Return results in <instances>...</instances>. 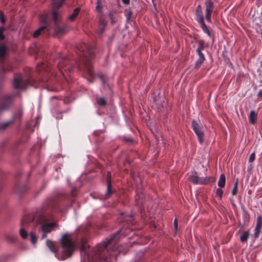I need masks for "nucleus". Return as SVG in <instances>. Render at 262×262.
I'll use <instances>...</instances> for the list:
<instances>
[{
    "label": "nucleus",
    "instance_id": "obj_32",
    "mask_svg": "<svg viewBox=\"0 0 262 262\" xmlns=\"http://www.w3.org/2000/svg\"><path fill=\"white\" fill-rule=\"evenodd\" d=\"M114 12L113 11H110V12L108 13V14L110 19L111 20V23L112 24H114L115 22L114 19Z\"/></svg>",
    "mask_w": 262,
    "mask_h": 262
},
{
    "label": "nucleus",
    "instance_id": "obj_24",
    "mask_svg": "<svg viewBox=\"0 0 262 262\" xmlns=\"http://www.w3.org/2000/svg\"><path fill=\"white\" fill-rule=\"evenodd\" d=\"M96 9L98 12L100 13L102 12V6L101 0H97Z\"/></svg>",
    "mask_w": 262,
    "mask_h": 262
},
{
    "label": "nucleus",
    "instance_id": "obj_14",
    "mask_svg": "<svg viewBox=\"0 0 262 262\" xmlns=\"http://www.w3.org/2000/svg\"><path fill=\"white\" fill-rule=\"evenodd\" d=\"M48 30H47L46 26H42L39 28L37 30H36L33 33V37L34 38H37L42 33L47 32Z\"/></svg>",
    "mask_w": 262,
    "mask_h": 262
},
{
    "label": "nucleus",
    "instance_id": "obj_31",
    "mask_svg": "<svg viewBox=\"0 0 262 262\" xmlns=\"http://www.w3.org/2000/svg\"><path fill=\"white\" fill-rule=\"evenodd\" d=\"M260 230H261V228L255 227V231H254V235L255 238H257L258 237L259 234L260 232Z\"/></svg>",
    "mask_w": 262,
    "mask_h": 262
},
{
    "label": "nucleus",
    "instance_id": "obj_42",
    "mask_svg": "<svg viewBox=\"0 0 262 262\" xmlns=\"http://www.w3.org/2000/svg\"><path fill=\"white\" fill-rule=\"evenodd\" d=\"M5 30V29L4 27H0V34L3 33Z\"/></svg>",
    "mask_w": 262,
    "mask_h": 262
},
{
    "label": "nucleus",
    "instance_id": "obj_46",
    "mask_svg": "<svg viewBox=\"0 0 262 262\" xmlns=\"http://www.w3.org/2000/svg\"><path fill=\"white\" fill-rule=\"evenodd\" d=\"M84 249V246H82L81 247V250H83Z\"/></svg>",
    "mask_w": 262,
    "mask_h": 262
},
{
    "label": "nucleus",
    "instance_id": "obj_29",
    "mask_svg": "<svg viewBox=\"0 0 262 262\" xmlns=\"http://www.w3.org/2000/svg\"><path fill=\"white\" fill-rule=\"evenodd\" d=\"M13 122V121L5 122L0 124V129H4L6 128L8 126L10 125Z\"/></svg>",
    "mask_w": 262,
    "mask_h": 262
},
{
    "label": "nucleus",
    "instance_id": "obj_8",
    "mask_svg": "<svg viewBox=\"0 0 262 262\" xmlns=\"http://www.w3.org/2000/svg\"><path fill=\"white\" fill-rule=\"evenodd\" d=\"M58 69L62 72V70L70 71L72 70V67L70 64L69 59L62 58L60 59L58 64Z\"/></svg>",
    "mask_w": 262,
    "mask_h": 262
},
{
    "label": "nucleus",
    "instance_id": "obj_37",
    "mask_svg": "<svg viewBox=\"0 0 262 262\" xmlns=\"http://www.w3.org/2000/svg\"><path fill=\"white\" fill-rule=\"evenodd\" d=\"M98 76L100 78V79L102 80L103 84H104L105 82V81H106L105 77L104 76H102V75H99Z\"/></svg>",
    "mask_w": 262,
    "mask_h": 262
},
{
    "label": "nucleus",
    "instance_id": "obj_4",
    "mask_svg": "<svg viewBox=\"0 0 262 262\" xmlns=\"http://www.w3.org/2000/svg\"><path fill=\"white\" fill-rule=\"evenodd\" d=\"M191 126L200 143L202 144L204 141L205 137L203 125L196 121L193 120L191 122Z\"/></svg>",
    "mask_w": 262,
    "mask_h": 262
},
{
    "label": "nucleus",
    "instance_id": "obj_6",
    "mask_svg": "<svg viewBox=\"0 0 262 262\" xmlns=\"http://www.w3.org/2000/svg\"><path fill=\"white\" fill-rule=\"evenodd\" d=\"M64 0H53L52 2L53 4V11H52V17L54 21L57 22V17L58 16V13L57 10L62 5Z\"/></svg>",
    "mask_w": 262,
    "mask_h": 262
},
{
    "label": "nucleus",
    "instance_id": "obj_34",
    "mask_svg": "<svg viewBox=\"0 0 262 262\" xmlns=\"http://www.w3.org/2000/svg\"><path fill=\"white\" fill-rule=\"evenodd\" d=\"M0 21L2 24H4L5 23L4 14L1 11H0Z\"/></svg>",
    "mask_w": 262,
    "mask_h": 262
},
{
    "label": "nucleus",
    "instance_id": "obj_7",
    "mask_svg": "<svg viewBox=\"0 0 262 262\" xmlns=\"http://www.w3.org/2000/svg\"><path fill=\"white\" fill-rule=\"evenodd\" d=\"M210 178H200L196 175H192L189 177V180L194 184L204 185L208 183Z\"/></svg>",
    "mask_w": 262,
    "mask_h": 262
},
{
    "label": "nucleus",
    "instance_id": "obj_44",
    "mask_svg": "<svg viewBox=\"0 0 262 262\" xmlns=\"http://www.w3.org/2000/svg\"><path fill=\"white\" fill-rule=\"evenodd\" d=\"M131 15H132V12H129V13H128V16L127 17L128 19L130 18V17H131Z\"/></svg>",
    "mask_w": 262,
    "mask_h": 262
},
{
    "label": "nucleus",
    "instance_id": "obj_38",
    "mask_svg": "<svg viewBox=\"0 0 262 262\" xmlns=\"http://www.w3.org/2000/svg\"><path fill=\"white\" fill-rule=\"evenodd\" d=\"M173 224H174L175 230L177 231L178 224V221H177V219H174Z\"/></svg>",
    "mask_w": 262,
    "mask_h": 262
},
{
    "label": "nucleus",
    "instance_id": "obj_28",
    "mask_svg": "<svg viewBox=\"0 0 262 262\" xmlns=\"http://www.w3.org/2000/svg\"><path fill=\"white\" fill-rule=\"evenodd\" d=\"M256 227L259 228L262 227V216L261 215L258 216L257 218Z\"/></svg>",
    "mask_w": 262,
    "mask_h": 262
},
{
    "label": "nucleus",
    "instance_id": "obj_2",
    "mask_svg": "<svg viewBox=\"0 0 262 262\" xmlns=\"http://www.w3.org/2000/svg\"><path fill=\"white\" fill-rule=\"evenodd\" d=\"M35 222L39 226L38 231L41 234V238H46L47 234L58 228V225L56 222H49L50 219L46 212L42 211L37 214L35 217Z\"/></svg>",
    "mask_w": 262,
    "mask_h": 262
},
{
    "label": "nucleus",
    "instance_id": "obj_25",
    "mask_svg": "<svg viewBox=\"0 0 262 262\" xmlns=\"http://www.w3.org/2000/svg\"><path fill=\"white\" fill-rule=\"evenodd\" d=\"M30 239H31V243L35 245L37 243V237H36V235L33 232L30 233Z\"/></svg>",
    "mask_w": 262,
    "mask_h": 262
},
{
    "label": "nucleus",
    "instance_id": "obj_43",
    "mask_svg": "<svg viewBox=\"0 0 262 262\" xmlns=\"http://www.w3.org/2000/svg\"><path fill=\"white\" fill-rule=\"evenodd\" d=\"M5 38V35L3 34V33L0 34V39L3 40Z\"/></svg>",
    "mask_w": 262,
    "mask_h": 262
},
{
    "label": "nucleus",
    "instance_id": "obj_35",
    "mask_svg": "<svg viewBox=\"0 0 262 262\" xmlns=\"http://www.w3.org/2000/svg\"><path fill=\"white\" fill-rule=\"evenodd\" d=\"M99 22L100 25L102 26L103 28H104L106 25V22L105 21V20L102 18H100L99 19Z\"/></svg>",
    "mask_w": 262,
    "mask_h": 262
},
{
    "label": "nucleus",
    "instance_id": "obj_22",
    "mask_svg": "<svg viewBox=\"0 0 262 262\" xmlns=\"http://www.w3.org/2000/svg\"><path fill=\"white\" fill-rule=\"evenodd\" d=\"M97 103L99 105L101 106H105L106 104V101L105 99L103 97L97 98Z\"/></svg>",
    "mask_w": 262,
    "mask_h": 262
},
{
    "label": "nucleus",
    "instance_id": "obj_17",
    "mask_svg": "<svg viewBox=\"0 0 262 262\" xmlns=\"http://www.w3.org/2000/svg\"><path fill=\"white\" fill-rule=\"evenodd\" d=\"M200 23V24L201 25V27L203 30V31L206 33V34H207V35L209 36H211V33L210 32V31L209 30V29H208L207 26L205 25V23H204V21L203 20V21H200L199 22Z\"/></svg>",
    "mask_w": 262,
    "mask_h": 262
},
{
    "label": "nucleus",
    "instance_id": "obj_33",
    "mask_svg": "<svg viewBox=\"0 0 262 262\" xmlns=\"http://www.w3.org/2000/svg\"><path fill=\"white\" fill-rule=\"evenodd\" d=\"M223 193V190L221 188H217L216 190V194L221 199Z\"/></svg>",
    "mask_w": 262,
    "mask_h": 262
},
{
    "label": "nucleus",
    "instance_id": "obj_12",
    "mask_svg": "<svg viewBox=\"0 0 262 262\" xmlns=\"http://www.w3.org/2000/svg\"><path fill=\"white\" fill-rule=\"evenodd\" d=\"M199 57L195 64V68H199L205 60V58L202 52H196Z\"/></svg>",
    "mask_w": 262,
    "mask_h": 262
},
{
    "label": "nucleus",
    "instance_id": "obj_9",
    "mask_svg": "<svg viewBox=\"0 0 262 262\" xmlns=\"http://www.w3.org/2000/svg\"><path fill=\"white\" fill-rule=\"evenodd\" d=\"M29 84L28 80H24L21 78H15L14 79L13 85L17 89H24Z\"/></svg>",
    "mask_w": 262,
    "mask_h": 262
},
{
    "label": "nucleus",
    "instance_id": "obj_27",
    "mask_svg": "<svg viewBox=\"0 0 262 262\" xmlns=\"http://www.w3.org/2000/svg\"><path fill=\"white\" fill-rule=\"evenodd\" d=\"M237 186H238V179L236 180V181L234 184V187L232 189V191H231V193L233 195H235L237 194Z\"/></svg>",
    "mask_w": 262,
    "mask_h": 262
},
{
    "label": "nucleus",
    "instance_id": "obj_26",
    "mask_svg": "<svg viewBox=\"0 0 262 262\" xmlns=\"http://www.w3.org/2000/svg\"><path fill=\"white\" fill-rule=\"evenodd\" d=\"M40 22L43 25V26H46L47 27L48 24L47 16L45 15L41 16L40 17Z\"/></svg>",
    "mask_w": 262,
    "mask_h": 262
},
{
    "label": "nucleus",
    "instance_id": "obj_45",
    "mask_svg": "<svg viewBox=\"0 0 262 262\" xmlns=\"http://www.w3.org/2000/svg\"><path fill=\"white\" fill-rule=\"evenodd\" d=\"M26 222L25 220H23L21 222V226H23V224H24V222Z\"/></svg>",
    "mask_w": 262,
    "mask_h": 262
},
{
    "label": "nucleus",
    "instance_id": "obj_18",
    "mask_svg": "<svg viewBox=\"0 0 262 262\" xmlns=\"http://www.w3.org/2000/svg\"><path fill=\"white\" fill-rule=\"evenodd\" d=\"M226 178L224 174H221L218 182V185L220 187L223 188L225 186Z\"/></svg>",
    "mask_w": 262,
    "mask_h": 262
},
{
    "label": "nucleus",
    "instance_id": "obj_3",
    "mask_svg": "<svg viewBox=\"0 0 262 262\" xmlns=\"http://www.w3.org/2000/svg\"><path fill=\"white\" fill-rule=\"evenodd\" d=\"M80 52L82 53L79 66L80 69L87 72L90 75H93L91 60L93 58L94 53L92 47L85 43H82L79 49Z\"/></svg>",
    "mask_w": 262,
    "mask_h": 262
},
{
    "label": "nucleus",
    "instance_id": "obj_19",
    "mask_svg": "<svg viewBox=\"0 0 262 262\" xmlns=\"http://www.w3.org/2000/svg\"><path fill=\"white\" fill-rule=\"evenodd\" d=\"M198 43H199V47L196 49V52H202L205 49V47H204L205 41L204 40H199L198 41Z\"/></svg>",
    "mask_w": 262,
    "mask_h": 262
},
{
    "label": "nucleus",
    "instance_id": "obj_23",
    "mask_svg": "<svg viewBox=\"0 0 262 262\" xmlns=\"http://www.w3.org/2000/svg\"><path fill=\"white\" fill-rule=\"evenodd\" d=\"M19 234L21 236V237L23 238V239H26L28 237V232L26 231V230L23 228H21L19 230Z\"/></svg>",
    "mask_w": 262,
    "mask_h": 262
},
{
    "label": "nucleus",
    "instance_id": "obj_36",
    "mask_svg": "<svg viewBox=\"0 0 262 262\" xmlns=\"http://www.w3.org/2000/svg\"><path fill=\"white\" fill-rule=\"evenodd\" d=\"M254 159H255V154L252 153L249 157V161L250 162H252L254 161Z\"/></svg>",
    "mask_w": 262,
    "mask_h": 262
},
{
    "label": "nucleus",
    "instance_id": "obj_1",
    "mask_svg": "<svg viewBox=\"0 0 262 262\" xmlns=\"http://www.w3.org/2000/svg\"><path fill=\"white\" fill-rule=\"evenodd\" d=\"M46 244L50 250L56 254V256L62 260L70 257L76 247L71 235L67 233L62 236L59 247H57L56 244L50 240H47Z\"/></svg>",
    "mask_w": 262,
    "mask_h": 262
},
{
    "label": "nucleus",
    "instance_id": "obj_47",
    "mask_svg": "<svg viewBox=\"0 0 262 262\" xmlns=\"http://www.w3.org/2000/svg\"><path fill=\"white\" fill-rule=\"evenodd\" d=\"M7 108V107H2V109H6Z\"/></svg>",
    "mask_w": 262,
    "mask_h": 262
},
{
    "label": "nucleus",
    "instance_id": "obj_10",
    "mask_svg": "<svg viewBox=\"0 0 262 262\" xmlns=\"http://www.w3.org/2000/svg\"><path fill=\"white\" fill-rule=\"evenodd\" d=\"M59 21V17H57V22L54 21L55 25V30L56 32L59 34H64L66 32L67 27L64 26H60L58 23Z\"/></svg>",
    "mask_w": 262,
    "mask_h": 262
},
{
    "label": "nucleus",
    "instance_id": "obj_21",
    "mask_svg": "<svg viewBox=\"0 0 262 262\" xmlns=\"http://www.w3.org/2000/svg\"><path fill=\"white\" fill-rule=\"evenodd\" d=\"M6 52V48L5 46L2 45L0 46V60H3V57L4 56Z\"/></svg>",
    "mask_w": 262,
    "mask_h": 262
},
{
    "label": "nucleus",
    "instance_id": "obj_41",
    "mask_svg": "<svg viewBox=\"0 0 262 262\" xmlns=\"http://www.w3.org/2000/svg\"><path fill=\"white\" fill-rule=\"evenodd\" d=\"M122 1L124 4L126 5H128L129 3V0H122Z\"/></svg>",
    "mask_w": 262,
    "mask_h": 262
},
{
    "label": "nucleus",
    "instance_id": "obj_5",
    "mask_svg": "<svg viewBox=\"0 0 262 262\" xmlns=\"http://www.w3.org/2000/svg\"><path fill=\"white\" fill-rule=\"evenodd\" d=\"M205 17L208 22L211 21V16L214 9V4L212 0H206Z\"/></svg>",
    "mask_w": 262,
    "mask_h": 262
},
{
    "label": "nucleus",
    "instance_id": "obj_13",
    "mask_svg": "<svg viewBox=\"0 0 262 262\" xmlns=\"http://www.w3.org/2000/svg\"><path fill=\"white\" fill-rule=\"evenodd\" d=\"M196 20L198 22L204 20L202 7L200 5L198 6L195 11Z\"/></svg>",
    "mask_w": 262,
    "mask_h": 262
},
{
    "label": "nucleus",
    "instance_id": "obj_15",
    "mask_svg": "<svg viewBox=\"0 0 262 262\" xmlns=\"http://www.w3.org/2000/svg\"><path fill=\"white\" fill-rule=\"evenodd\" d=\"M257 114L254 111H251L249 115L250 123L254 124L256 122Z\"/></svg>",
    "mask_w": 262,
    "mask_h": 262
},
{
    "label": "nucleus",
    "instance_id": "obj_39",
    "mask_svg": "<svg viewBox=\"0 0 262 262\" xmlns=\"http://www.w3.org/2000/svg\"><path fill=\"white\" fill-rule=\"evenodd\" d=\"M257 97L259 98H262V90H260L258 94H257Z\"/></svg>",
    "mask_w": 262,
    "mask_h": 262
},
{
    "label": "nucleus",
    "instance_id": "obj_20",
    "mask_svg": "<svg viewBox=\"0 0 262 262\" xmlns=\"http://www.w3.org/2000/svg\"><path fill=\"white\" fill-rule=\"evenodd\" d=\"M249 232L248 231H245L240 236V241L243 243L246 242L249 237Z\"/></svg>",
    "mask_w": 262,
    "mask_h": 262
},
{
    "label": "nucleus",
    "instance_id": "obj_30",
    "mask_svg": "<svg viewBox=\"0 0 262 262\" xmlns=\"http://www.w3.org/2000/svg\"><path fill=\"white\" fill-rule=\"evenodd\" d=\"M6 239L8 242L12 243L15 241L16 237L13 235H8L6 237Z\"/></svg>",
    "mask_w": 262,
    "mask_h": 262
},
{
    "label": "nucleus",
    "instance_id": "obj_11",
    "mask_svg": "<svg viewBox=\"0 0 262 262\" xmlns=\"http://www.w3.org/2000/svg\"><path fill=\"white\" fill-rule=\"evenodd\" d=\"M111 174L110 172H107V177H106V182H107V192L106 193V198H108L110 196L111 194L112 193L111 191Z\"/></svg>",
    "mask_w": 262,
    "mask_h": 262
},
{
    "label": "nucleus",
    "instance_id": "obj_16",
    "mask_svg": "<svg viewBox=\"0 0 262 262\" xmlns=\"http://www.w3.org/2000/svg\"><path fill=\"white\" fill-rule=\"evenodd\" d=\"M79 11V8H75L73 11V13L69 16V19L71 21H73L78 15Z\"/></svg>",
    "mask_w": 262,
    "mask_h": 262
},
{
    "label": "nucleus",
    "instance_id": "obj_40",
    "mask_svg": "<svg viewBox=\"0 0 262 262\" xmlns=\"http://www.w3.org/2000/svg\"><path fill=\"white\" fill-rule=\"evenodd\" d=\"M124 140L127 142H132L133 139L132 138H124Z\"/></svg>",
    "mask_w": 262,
    "mask_h": 262
}]
</instances>
